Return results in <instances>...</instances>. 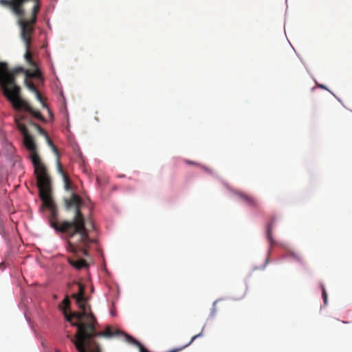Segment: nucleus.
<instances>
[{
  "instance_id": "3",
  "label": "nucleus",
  "mask_w": 352,
  "mask_h": 352,
  "mask_svg": "<svg viewBox=\"0 0 352 352\" xmlns=\"http://www.w3.org/2000/svg\"><path fill=\"white\" fill-rule=\"evenodd\" d=\"M27 120V116L19 113L14 117V122L17 129L23 136V144L25 148L30 152V157L33 164L34 173L36 175L38 188H41L43 199L49 204L47 192L49 189L50 176L47 173V167L42 162L37 153V147L33 137L30 134L26 125L23 122Z\"/></svg>"
},
{
  "instance_id": "20",
  "label": "nucleus",
  "mask_w": 352,
  "mask_h": 352,
  "mask_svg": "<svg viewBox=\"0 0 352 352\" xmlns=\"http://www.w3.org/2000/svg\"><path fill=\"white\" fill-rule=\"evenodd\" d=\"M292 256L297 260H300V257L298 256V255H295V254H292Z\"/></svg>"
},
{
  "instance_id": "14",
  "label": "nucleus",
  "mask_w": 352,
  "mask_h": 352,
  "mask_svg": "<svg viewBox=\"0 0 352 352\" xmlns=\"http://www.w3.org/2000/svg\"><path fill=\"white\" fill-rule=\"evenodd\" d=\"M34 94L36 95V99L41 103L43 107H47V105L44 102L43 98L42 95L41 94V93L38 91V90L37 91H36Z\"/></svg>"
},
{
  "instance_id": "13",
  "label": "nucleus",
  "mask_w": 352,
  "mask_h": 352,
  "mask_svg": "<svg viewBox=\"0 0 352 352\" xmlns=\"http://www.w3.org/2000/svg\"><path fill=\"white\" fill-rule=\"evenodd\" d=\"M90 346L89 344H85V349L89 352H100V348L99 344H91Z\"/></svg>"
},
{
  "instance_id": "22",
  "label": "nucleus",
  "mask_w": 352,
  "mask_h": 352,
  "mask_svg": "<svg viewBox=\"0 0 352 352\" xmlns=\"http://www.w3.org/2000/svg\"><path fill=\"white\" fill-rule=\"evenodd\" d=\"M56 352H60L58 350H56Z\"/></svg>"
},
{
  "instance_id": "15",
  "label": "nucleus",
  "mask_w": 352,
  "mask_h": 352,
  "mask_svg": "<svg viewBox=\"0 0 352 352\" xmlns=\"http://www.w3.org/2000/svg\"><path fill=\"white\" fill-rule=\"evenodd\" d=\"M235 195L242 201L244 202L245 201V197L248 196V194H246L243 192H235Z\"/></svg>"
},
{
  "instance_id": "8",
  "label": "nucleus",
  "mask_w": 352,
  "mask_h": 352,
  "mask_svg": "<svg viewBox=\"0 0 352 352\" xmlns=\"http://www.w3.org/2000/svg\"><path fill=\"white\" fill-rule=\"evenodd\" d=\"M275 221H276V219L274 218H272L267 226L266 236H267V239L268 241L270 242V243L271 244V245H272L275 243V241L272 237V230L274 227Z\"/></svg>"
},
{
  "instance_id": "9",
  "label": "nucleus",
  "mask_w": 352,
  "mask_h": 352,
  "mask_svg": "<svg viewBox=\"0 0 352 352\" xmlns=\"http://www.w3.org/2000/svg\"><path fill=\"white\" fill-rule=\"evenodd\" d=\"M60 309L62 310L64 316H65V312L67 313V310L70 308V301L69 298L67 296L65 298V299L62 301L61 304L59 305ZM72 313H69L71 314Z\"/></svg>"
},
{
  "instance_id": "10",
  "label": "nucleus",
  "mask_w": 352,
  "mask_h": 352,
  "mask_svg": "<svg viewBox=\"0 0 352 352\" xmlns=\"http://www.w3.org/2000/svg\"><path fill=\"white\" fill-rule=\"evenodd\" d=\"M30 78H34V77H27L26 75L25 74V85L29 90H30L33 93H35L36 91H38V89H37L36 87L35 86V85L34 84V82L29 80Z\"/></svg>"
},
{
  "instance_id": "2",
  "label": "nucleus",
  "mask_w": 352,
  "mask_h": 352,
  "mask_svg": "<svg viewBox=\"0 0 352 352\" xmlns=\"http://www.w3.org/2000/svg\"><path fill=\"white\" fill-rule=\"evenodd\" d=\"M39 190V195L43 201V206L50 210V223L56 231L64 233L67 236V250L75 255L87 256L89 245L92 242L88 231L85 228V220L80 210L82 205V199L75 192L71 196L64 199V204L66 210L74 209L75 214L71 221H63L60 223L57 221V208L51 197V180L50 179L49 189L47 192L49 204L43 199Z\"/></svg>"
},
{
  "instance_id": "19",
  "label": "nucleus",
  "mask_w": 352,
  "mask_h": 352,
  "mask_svg": "<svg viewBox=\"0 0 352 352\" xmlns=\"http://www.w3.org/2000/svg\"><path fill=\"white\" fill-rule=\"evenodd\" d=\"M184 162L187 164H190V165H195V166H198L199 164L195 162H193V161H190V160H184Z\"/></svg>"
},
{
  "instance_id": "5",
  "label": "nucleus",
  "mask_w": 352,
  "mask_h": 352,
  "mask_svg": "<svg viewBox=\"0 0 352 352\" xmlns=\"http://www.w3.org/2000/svg\"><path fill=\"white\" fill-rule=\"evenodd\" d=\"M12 86V91L14 94L19 92V88L14 85V78L11 74L9 73V67L6 63L0 62V87L2 89L4 96L8 99L12 98L10 91L8 89V86Z\"/></svg>"
},
{
  "instance_id": "6",
  "label": "nucleus",
  "mask_w": 352,
  "mask_h": 352,
  "mask_svg": "<svg viewBox=\"0 0 352 352\" xmlns=\"http://www.w3.org/2000/svg\"><path fill=\"white\" fill-rule=\"evenodd\" d=\"M57 166L59 173L63 177V180L64 183V188L67 191L74 192V188L72 186V181L69 178V177L66 174V173L64 171L62 165L60 162V161L57 160Z\"/></svg>"
},
{
  "instance_id": "12",
  "label": "nucleus",
  "mask_w": 352,
  "mask_h": 352,
  "mask_svg": "<svg viewBox=\"0 0 352 352\" xmlns=\"http://www.w3.org/2000/svg\"><path fill=\"white\" fill-rule=\"evenodd\" d=\"M245 203L249 206L253 208H256L258 206V201H256V199L250 195H248V196L245 197Z\"/></svg>"
},
{
  "instance_id": "18",
  "label": "nucleus",
  "mask_w": 352,
  "mask_h": 352,
  "mask_svg": "<svg viewBox=\"0 0 352 352\" xmlns=\"http://www.w3.org/2000/svg\"><path fill=\"white\" fill-rule=\"evenodd\" d=\"M47 140V142L48 144L53 148L54 151L55 152H57V149L55 147V146L54 145L52 141L50 140V138H49V136L47 135V138H45Z\"/></svg>"
},
{
  "instance_id": "11",
  "label": "nucleus",
  "mask_w": 352,
  "mask_h": 352,
  "mask_svg": "<svg viewBox=\"0 0 352 352\" xmlns=\"http://www.w3.org/2000/svg\"><path fill=\"white\" fill-rule=\"evenodd\" d=\"M25 121H27L29 124L33 126L41 135L44 136L45 138H47V133L40 125L34 123L32 121H29L28 118Z\"/></svg>"
},
{
  "instance_id": "7",
  "label": "nucleus",
  "mask_w": 352,
  "mask_h": 352,
  "mask_svg": "<svg viewBox=\"0 0 352 352\" xmlns=\"http://www.w3.org/2000/svg\"><path fill=\"white\" fill-rule=\"evenodd\" d=\"M68 262L73 267L78 270L87 268L89 266L87 261L82 258H68Z\"/></svg>"
},
{
  "instance_id": "16",
  "label": "nucleus",
  "mask_w": 352,
  "mask_h": 352,
  "mask_svg": "<svg viewBox=\"0 0 352 352\" xmlns=\"http://www.w3.org/2000/svg\"><path fill=\"white\" fill-rule=\"evenodd\" d=\"M235 195L242 201L244 202L245 201V197L248 196V194H246L243 192H235Z\"/></svg>"
},
{
  "instance_id": "17",
  "label": "nucleus",
  "mask_w": 352,
  "mask_h": 352,
  "mask_svg": "<svg viewBox=\"0 0 352 352\" xmlns=\"http://www.w3.org/2000/svg\"><path fill=\"white\" fill-rule=\"evenodd\" d=\"M322 296L324 305L327 304V294L324 286H322Z\"/></svg>"
},
{
  "instance_id": "21",
  "label": "nucleus",
  "mask_w": 352,
  "mask_h": 352,
  "mask_svg": "<svg viewBox=\"0 0 352 352\" xmlns=\"http://www.w3.org/2000/svg\"><path fill=\"white\" fill-rule=\"evenodd\" d=\"M319 87H321V88H322V89H326L325 86H324V85H320Z\"/></svg>"
},
{
  "instance_id": "4",
  "label": "nucleus",
  "mask_w": 352,
  "mask_h": 352,
  "mask_svg": "<svg viewBox=\"0 0 352 352\" xmlns=\"http://www.w3.org/2000/svg\"><path fill=\"white\" fill-rule=\"evenodd\" d=\"M78 286V292L76 294H73L72 297L74 298L78 306L80 311H74L71 314H67L65 312L66 320L71 323H75L76 322H81L84 319H86V316L89 314H92L90 307L87 304V299L85 296V288L84 285L79 283H75Z\"/></svg>"
},
{
  "instance_id": "1",
  "label": "nucleus",
  "mask_w": 352,
  "mask_h": 352,
  "mask_svg": "<svg viewBox=\"0 0 352 352\" xmlns=\"http://www.w3.org/2000/svg\"><path fill=\"white\" fill-rule=\"evenodd\" d=\"M0 6L9 9L17 17V24L21 30V37L26 49L24 58L32 68V71L25 69L23 67H18L13 69H9V73L12 75L14 85L19 88V92L14 94L12 91V86H8L12 97L10 100H8L11 102L15 110L29 113L32 117L45 122V120L42 114L34 110L27 101L21 98V88L16 85L15 79V76L17 74L24 73L27 77H34L36 79L43 80L41 72L36 63L32 59L30 51L31 36L35 31L38 14L41 7V0H0Z\"/></svg>"
}]
</instances>
